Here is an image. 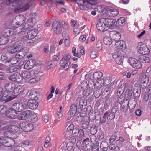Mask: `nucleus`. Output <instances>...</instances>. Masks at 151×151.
Listing matches in <instances>:
<instances>
[{"label": "nucleus", "instance_id": "1", "mask_svg": "<svg viewBox=\"0 0 151 151\" xmlns=\"http://www.w3.org/2000/svg\"><path fill=\"white\" fill-rule=\"evenodd\" d=\"M37 16L36 14L34 13L32 15L31 17L28 19L26 22L25 26L24 27H23L20 31L18 32L17 35L19 36L25 34L26 31L28 29H29L33 27L34 24L36 23L37 19Z\"/></svg>", "mask_w": 151, "mask_h": 151}, {"label": "nucleus", "instance_id": "2", "mask_svg": "<svg viewBox=\"0 0 151 151\" xmlns=\"http://www.w3.org/2000/svg\"><path fill=\"white\" fill-rule=\"evenodd\" d=\"M19 129L20 128L16 125H10L8 126L7 130L4 132V136L10 137L14 139L17 138L15 133L18 132Z\"/></svg>", "mask_w": 151, "mask_h": 151}, {"label": "nucleus", "instance_id": "3", "mask_svg": "<svg viewBox=\"0 0 151 151\" xmlns=\"http://www.w3.org/2000/svg\"><path fill=\"white\" fill-rule=\"evenodd\" d=\"M126 55L125 52L121 50L114 52L113 54V57L117 63L122 65L123 63V58Z\"/></svg>", "mask_w": 151, "mask_h": 151}, {"label": "nucleus", "instance_id": "4", "mask_svg": "<svg viewBox=\"0 0 151 151\" xmlns=\"http://www.w3.org/2000/svg\"><path fill=\"white\" fill-rule=\"evenodd\" d=\"M25 20V17L24 16L21 15L17 16L12 22L11 26L14 29L20 26Z\"/></svg>", "mask_w": 151, "mask_h": 151}, {"label": "nucleus", "instance_id": "5", "mask_svg": "<svg viewBox=\"0 0 151 151\" xmlns=\"http://www.w3.org/2000/svg\"><path fill=\"white\" fill-rule=\"evenodd\" d=\"M15 141L14 139L6 136L0 137V144L1 145L7 147H9L14 145Z\"/></svg>", "mask_w": 151, "mask_h": 151}, {"label": "nucleus", "instance_id": "6", "mask_svg": "<svg viewBox=\"0 0 151 151\" xmlns=\"http://www.w3.org/2000/svg\"><path fill=\"white\" fill-rule=\"evenodd\" d=\"M96 27L98 30L102 32L108 29V25L106 24L104 18H102L98 21Z\"/></svg>", "mask_w": 151, "mask_h": 151}, {"label": "nucleus", "instance_id": "7", "mask_svg": "<svg viewBox=\"0 0 151 151\" xmlns=\"http://www.w3.org/2000/svg\"><path fill=\"white\" fill-rule=\"evenodd\" d=\"M71 58L70 55L67 54L65 56H63L60 62V64L61 66L63 67L65 70H66L69 68L70 63L69 61Z\"/></svg>", "mask_w": 151, "mask_h": 151}, {"label": "nucleus", "instance_id": "8", "mask_svg": "<svg viewBox=\"0 0 151 151\" xmlns=\"http://www.w3.org/2000/svg\"><path fill=\"white\" fill-rule=\"evenodd\" d=\"M11 107L12 109L16 111L17 112L23 111L26 108V105L24 104V101L22 102L18 103H14L12 104Z\"/></svg>", "mask_w": 151, "mask_h": 151}, {"label": "nucleus", "instance_id": "9", "mask_svg": "<svg viewBox=\"0 0 151 151\" xmlns=\"http://www.w3.org/2000/svg\"><path fill=\"white\" fill-rule=\"evenodd\" d=\"M103 73L102 72H95L93 74V77L95 80H96L97 82V85L101 84V83L102 84L103 83L106 84V82L108 79H106L105 81L104 80L102 77L103 76Z\"/></svg>", "mask_w": 151, "mask_h": 151}, {"label": "nucleus", "instance_id": "10", "mask_svg": "<svg viewBox=\"0 0 151 151\" xmlns=\"http://www.w3.org/2000/svg\"><path fill=\"white\" fill-rule=\"evenodd\" d=\"M24 102L26 105V108L28 106L29 108L33 110L36 109L39 105L36 101L33 99H30L28 101L25 100Z\"/></svg>", "mask_w": 151, "mask_h": 151}, {"label": "nucleus", "instance_id": "11", "mask_svg": "<svg viewBox=\"0 0 151 151\" xmlns=\"http://www.w3.org/2000/svg\"><path fill=\"white\" fill-rule=\"evenodd\" d=\"M32 114L30 110H27L19 113L17 117L19 120H26L30 118Z\"/></svg>", "mask_w": 151, "mask_h": 151}, {"label": "nucleus", "instance_id": "12", "mask_svg": "<svg viewBox=\"0 0 151 151\" xmlns=\"http://www.w3.org/2000/svg\"><path fill=\"white\" fill-rule=\"evenodd\" d=\"M128 62L133 67L136 69H139L142 67L141 63L137 59L133 58H129Z\"/></svg>", "mask_w": 151, "mask_h": 151}, {"label": "nucleus", "instance_id": "13", "mask_svg": "<svg viewBox=\"0 0 151 151\" xmlns=\"http://www.w3.org/2000/svg\"><path fill=\"white\" fill-rule=\"evenodd\" d=\"M21 78L28 81L31 77H33L35 75V73L33 71L24 70L21 73Z\"/></svg>", "mask_w": 151, "mask_h": 151}, {"label": "nucleus", "instance_id": "14", "mask_svg": "<svg viewBox=\"0 0 151 151\" xmlns=\"http://www.w3.org/2000/svg\"><path fill=\"white\" fill-rule=\"evenodd\" d=\"M20 126L22 129L25 132L30 131L33 128V126L32 124L27 122H23L20 123Z\"/></svg>", "mask_w": 151, "mask_h": 151}, {"label": "nucleus", "instance_id": "15", "mask_svg": "<svg viewBox=\"0 0 151 151\" xmlns=\"http://www.w3.org/2000/svg\"><path fill=\"white\" fill-rule=\"evenodd\" d=\"M8 78L10 80L18 82H21L22 80L21 74L19 73L9 76Z\"/></svg>", "mask_w": 151, "mask_h": 151}, {"label": "nucleus", "instance_id": "16", "mask_svg": "<svg viewBox=\"0 0 151 151\" xmlns=\"http://www.w3.org/2000/svg\"><path fill=\"white\" fill-rule=\"evenodd\" d=\"M138 83H135L133 88V94L135 98H138L140 97L141 92V88Z\"/></svg>", "mask_w": 151, "mask_h": 151}, {"label": "nucleus", "instance_id": "17", "mask_svg": "<svg viewBox=\"0 0 151 151\" xmlns=\"http://www.w3.org/2000/svg\"><path fill=\"white\" fill-rule=\"evenodd\" d=\"M6 116L12 119H16L17 117V112L12 109L11 107L9 108L7 110L6 114Z\"/></svg>", "mask_w": 151, "mask_h": 151}, {"label": "nucleus", "instance_id": "18", "mask_svg": "<svg viewBox=\"0 0 151 151\" xmlns=\"http://www.w3.org/2000/svg\"><path fill=\"white\" fill-rule=\"evenodd\" d=\"M6 92L4 91L3 92L1 97L0 98V101L1 102H6L14 99V97L8 96L9 93H6Z\"/></svg>", "mask_w": 151, "mask_h": 151}, {"label": "nucleus", "instance_id": "19", "mask_svg": "<svg viewBox=\"0 0 151 151\" xmlns=\"http://www.w3.org/2000/svg\"><path fill=\"white\" fill-rule=\"evenodd\" d=\"M138 52L140 54L146 55L149 53L150 50L145 45L142 44L140 45L139 48L138 49Z\"/></svg>", "mask_w": 151, "mask_h": 151}, {"label": "nucleus", "instance_id": "20", "mask_svg": "<svg viewBox=\"0 0 151 151\" xmlns=\"http://www.w3.org/2000/svg\"><path fill=\"white\" fill-rule=\"evenodd\" d=\"M22 48L21 46L18 45L16 46L8 47L7 49V51L11 54H13L17 52V50H20Z\"/></svg>", "mask_w": 151, "mask_h": 151}, {"label": "nucleus", "instance_id": "21", "mask_svg": "<svg viewBox=\"0 0 151 151\" xmlns=\"http://www.w3.org/2000/svg\"><path fill=\"white\" fill-rule=\"evenodd\" d=\"M95 87L96 90L94 92V95L96 98H98L101 95L102 92V89L101 88L102 85L101 84L97 85L96 84Z\"/></svg>", "mask_w": 151, "mask_h": 151}, {"label": "nucleus", "instance_id": "22", "mask_svg": "<svg viewBox=\"0 0 151 151\" xmlns=\"http://www.w3.org/2000/svg\"><path fill=\"white\" fill-rule=\"evenodd\" d=\"M15 87V84L12 83H9L6 84L4 88L5 91H6V93H9L13 91H14Z\"/></svg>", "mask_w": 151, "mask_h": 151}, {"label": "nucleus", "instance_id": "23", "mask_svg": "<svg viewBox=\"0 0 151 151\" xmlns=\"http://www.w3.org/2000/svg\"><path fill=\"white\" fill-rule=\"evenodd\" d=\"M24 89V87L23 86H18L16 88H15L12 93V94L15 96L18 95L23 92Z\"/></svg>", "mask_w": 151, "mask_h": 151}, {"label": "nucleus", "instance_id": "24", "mask_svg": "<svg viewBox=\"0 0 151 151\" xmlns=\"http://www.w3.org/2000/svg\"><path fill=\"white\" fill-rule=\"evenodd\" d=\"M30 6L29 4H23L20 5L15 9V11H19L20 12L24 11L28 9Z\"/></svg>", "mask_w": 151, "mask_h": 151}, {"label": "nucleus", "instance_id": "25", "mask_svg": "<svg viewBox=\"0 0 151 151\" xmlns=\"http://www.w3.org/2000/svg\"><path fill=\"white\" fill-rule=\"evenodd\" d=\"M38 32V29H33L30 30L27 33L28 38L29 39L34 38L37 36Z\"/></svg>", "mask_w": 151, "mask_h": 151}, {"label": "nucleus", "instance_id": "26", "mask_svg": "<svg viewBox=\"0 0 151 151\" xmlns=\"http://www.w3.org/2000/svg\"><path fill=\"white\" fill-rule=\"evenodd\" d=\"M35 62L34 60H30L27 61L24 65V68L25 69H29L32 68L35 64Z\"/></svg>", "mask_w": 151, "mask_h": 151}, {"label": "nucleus", "instance_id": "27", "mask_svg": "<svg viewBox=\"0 0 151 151\" xmlns=\"http://www.w3.org/2000/svg\"><path fill=\"white\" fill-rule=\"evenodd\" d=\"M76 101L78 102L81 108H83V106H86L87 104V101L84 97H78Z\"/></svg>", "mask_w": 151, "mask_h": 151}, {"label": "nucleus", "instance_id": "28", "mask_svg": "<svg viewBox=\"0 0 151 151\" xmlns=\"http://www.w3.org/2000/svg\"><path fill=\"white\" fill-rule=\"evenodd\" d=\"M115 48L117 49H121L125 48L126 45L125 42L123 40L117 41L115 44Z\"/></svg>", "mask_w": 151, "mask_h": 151}, {"label": "nucleus", "instance_id": "29", "mask_svg": "<svg viewBox=\"0 0 151 151\" xmlns=\"http://www.w3.org/2000/svg\"><path fill=\"white\" fill-rule=\"evenodd\" d=\"M118 14V11L116 9L113 8L110 9L108 10L106 13L108 16L111 17L116 16Z\"/></svg>", "mask_w": 151, "mask_h": 151}, {"label": "nucleus", "instance_id": "30", "mask_svg": "<svg viewBox=\"0 0 151 151\" xmlns=\"http://www.w3.org/2000/svg\"><path fill=\"white\" fill-rule=\"evenodd\" d=\"M100 147L101 149L103 151H106L108 149L109 145L107 142L102 141L100 142Z\"/></svg>", "mask_w": 151, "mask_h": 151}, {"label": "nucleus", "instance_id": "31", "mask_svg": "<svg viewBox=\"0 0 151 151\" xmlns=\"http://www.w3.org/2000/svg\"><path fill=\"white\" fill-rule=\"evenodd\" d=\"M53 29L56 34H60L62 32L61 27L59 25V24L58 23L57 24L54 22L52 24Z\"/></svg>", "mask_w": 151, "mask_h": 151}, {"label": "nucleus", "instance_id": "32", "mask_svg": "<svg viewBox=\"0 0 151 151\" xmlns=\"http://www.w3.org/2000/svg\"><path fill=\"white\" fill-rule=\"evenodd\" d=\"M3 36L7 37L10 36L13 33L12 30L10 28H7L4 29L2 32Z\"/></svg>", "mask_w": 151, "mask_h": 151}, {"label": "nucleus", "instance_id": "33", "mask_svg": "<svg viewBox=\"0 0 151 151\" xmlns=\"http://www.w3.org/2000/svg\"><path fill=\"white\" fill-rule=\"evenodd\" d=\"M111 34L113 35V39L115 41H117L121 38L120 33L116 31H112L111 32Z\"/></svg>", "mask_w": 151, "mask_h": 151}, {"label": "nucleus", "instance_id": "34", "mask_svg": "<svg viewBox=\"0 0 151 151\" xmlns=\"http://www.w3.org/2000/svg\"><path fill=\"white\" fill-rule=\"evenodd\" d=\"M106 24L108 25V29L112 27L114 24L116 20L107 18H104Z\"/></svg>", "mask_w": 151, "mask_h": 151}, {"label": "nucleus", "instance_id": "35", "mask_svg": "<svg viewBox=\"0 0 151 151\" xmlns=\"http://www.w3.org/2000/svg\"><path fill=\"white\" fill-rule=\"evenodd\" d=\"M125 20V18L122 17L119 19L116 22V25L118 27L122 26L124 25Z\"/></svg>", "mask_w": 151, "mask_h": 151}, {"label": "nucleus", "instance_id": "36", "mask_svg": "<svg viewBox=\"0 0 151 151\" xmlns=\"http://www.w3.org/2000/svg\"><path fill=\"white\" fill-rule=\"evenodd\" d=\"M83 5L87 6V7H88V6H89V5H94L96 4V2L95 0H86V1H83Z\"/></svg>", "mask_w": 151, "mask_h": 151}, {"label": "nucleus", "instance_id": "37", "mask_svg": "<svg viewBox=\"0 0 151 151\" xmlns=\"http://www.w3.org/2000/svg\"><path fill=\"white\" fill-rule=\"evenodd\" d=\"M19 66H11L6 69V71L7 73H10L17 71L19 69Z\"/></svg>", "mask_w": 151, "mask_h": 151}, {"label": "nucleus", "instance_id": "38", "mask_svg": "<svg viewBox=\"0 0 151 151\" xmlns=\"http://www.w3.org/2000/svg\"><path fill=\"white\" fill-rule=\"evenodd\" d=\"M17 52L16 55L19 59L23 58L25 55L26 53L22 50V49L20 50H17Z\"/></svg>", "mask_w": 151, "mask_h": 151}, {"label": "nucleus", "instance_id": "39", "mask_svg": "<svg viewBox=\"0 0 151 151\" xmlns=\"http://www.w3.org/2000/svg\"><path fill=\"white\" fill-rule=\"evenodd\" d=\"M83 91V95L85 96H88L92 93L93 91V89L89 87L85 90Z\"/></svg>", "mask_w": 151, "mask_h": 151}, {"label": "nucleus", "instance_id": "40", "mask_svg": "<svg viewBox=\"0 0 151 151\" xmlns=\"http://www.w3.org/2000/svg\"><path fill=\"white\" fill-rule=\"evenodd\" d=\"M105 113L107 116V118L108 119H113L115 118V115L111 113L110 111H108Z\"/></svg>", "mask_w": 151, "mask_h": 151}, {"label": "nucleus", "instance_id": "41", "mask_svg": "<svg viewBox=\"0 0 151 151\" xmlns=\"http://www.w3.org/2000/svg\"><path fill=\"white\" fill-rule=\"evenodd\" d=\"M104 43L107 45H110L112 43L111 38L109 37H106L103 39Z\"/></svg>", "mask_w": 151, "mask_h": 151}, {"label": "nucleus", "instance_id": "42", "mask_svg": "<svg viewBox=\"0 0 151 151\" xmlns=\"http://www.w3.org/2000/svg\"><path fill=\"white\" fill-rule=\"evenodd\" d=\"M19 60L18 58L16 56L13 57L11 58L8 61L11 64L13 65L16 64Z\"/></svg>", "mask_w": 151, "mask_h": 151}, {"label": "nucleus", "instance_id": "43", "mask_svg": "<svg viewBox=\"0 0 151 151\" xmlns=\"http://www.w3.org/2000/svg\"><path fill=\"white\" fill-rule=\"evenodd\" d=\"M8 40L7 37L4 36L0 37V45H3L6 44L8 42Z\"/></svg>", "mask_w": 151, "mask_h": 151}, {"label": "nucleus", "instance_id": "44", "mask_svg": "<svg viewBox=\"0 0 151 151\" xmlns=\"http://www.w3.org/2000/svg\"><path fill=\"white\" fill-rule=\"evenodd\" d=\"M109 149L114 151H119V147L118 145L116 146L115 144H111L109 145Z\"/></svg>", "mask_w": 151, "mask_h": 151}, {"label": "nucleus", "instance_id": "45", "mask_svg": "<svg viewBox=\"0 0 151 151\" xmlns=\"http://www.w3.org/2000/svg\"><path fill=\"white\" fill-rule=\"evenodd\" d=\"M32 144V142H30L29 140H27L22 141L19 144V145L20 146H28Z\"/></svg>", "mask_w": 151, "mask_h": 151}, {"label": "nucleus", "instance_id": "46", "mask_svg": "<svg viewBox=\"0 0 151 151\" xmlns=\"http://www.w3.org/2000/svg\"><path fill=\"white\" fill-rule=\"evenodd\" d=\"M59 24V25L61 27L67 29L68 28V25L67 23L64 21H60L58 22Z\"/></svg>", "mask_w": 151, "mask_h": 151}, {"label": "nucleus", "instance_id": "47", "mask_svg": "<svg viewBox=\"0 0 151 151\" xmlns=\"http://www.w3.org/2000/svg\"><path fill=\"white\" fill-rule=\"evenodd\" d=\"M18 2L17 0H14L12 1V0H8V1L6 2V4L8 5L12 6H15V5Z\"/></svg>", "mask_w": 151, "mask_h": 151}, {"label": "nucleus", "instance_id": "48", "mask_svg": "<svg viewBox=\"0 0 151 151\" xmlns=\"http://www.w3.org/2000/svg\"><path fill=\"white\" fill-rule=\"evenodd\" d=\"M50 139L49 137H47L45 139V142L44 144V147L47 148L48 147L50 144Z\"/></svg>", "mask_w": 151, "mask_h": 151}, {"label": "nucleus", "instance_id": "49", "mask_svg": "<svg viewBox=\"0 0 151 151\" xmlns=\"http://www.w3.org/2000/svg\"><path fill=\"white\" fill-rule=\"evenodd\" d=\"M6 106L3 105L0 106V114H4L6 111Z\"/></svg>", "mask_w": 151, "mask_h": 151}, {"label": "nucleus", "instance_id": "50", "mask_svg": "<svg viewBox=\"0 0 151 151\" xmlns=\"http://www.w3.org/2000/svg\"><path fill=\"white\" fill-rule=\"evenodd\" d=\"M81 86L83 91L85 90L89 87L88 86L87 83L86 81H83L82 82L81 84Z\"/></svg>", "mask_w": 151, "mask_h": 151}, {"label": "nucleus", "instance_id": "51", "mask_svg": "<svg viewBox=\"0 0 151 151\" xmlns=\"http://www.w3.org/2000/svg\"><path fill=\"white\" fill-rule=\"evenodd\" d=\"M46 68L47 69L53 68L55 66L54 63L51 61L47 62L46 63Z\"/></svg>", "mask_w": 151, "mask_h": 151}, {"label": "nucleus", "instance_id": "52", "mask_svg": "<svg viewBox=\"0 0 151 151\" xmlns=\"http://www.w3.org/2000/svg\"><path fill=\"white\" fill-rule=\"evenodd\" d=\"M98 56L97 52L96 50H93L91 54V58L94 59Z\"/></svg>", "mask_w": 151, "mask_h": 151}, {"label": "nucleus", "instance_id": "53", "mask_svg": "<svg viewBox=\"0 0 151 151\" xmlns=\"http://www.w3.org/2000/svg\"><path fill=\"white\" fill-rule=\"evenodd\" d=\"M35 78L34 76L32 77H31L30 78L29 80L28 81L31 83H35L37 82L38 81V79Z\"/></svg>", "mask_w": 151, "mask_h": 151}, {"label": "nucleus", "instance_id": "54", "mask_svg": "<svg viewBox=\"0 0 151 151\" xmlns=\"http://www.w3.org/2000/svg\"><path fill=\"white\" fill-rule=\"evenodd\" d=\"M76 49L75 47H73L72 48V53L74 56L77 57L78 58L81 57V55L79 53H76Z\"/></svg>", "mask_w": 151, "mask_h": 151}, {"label": "nucleus", "instance_id": "55", "mask_svg": "<svg viewBox=\"0 0 151 151\" xmlns=\"http://www.w3.org/2000/svg\"><path fill=\"white\" fill-rule=\"evenodd\" d=\"M79 134L78 135V137L79 138L81 139H82V138H83L84 136V132L83 129H81L79 130Z\"/></svg>", "mask_w": 151, "mask_h": 151}, {"label": "nucleus", "instance_id": "56", "mask_svg": "<svg viewBox=\"0 0 151 151\" xmlns=\"http://www.w3.org/2000/svg\"><path fill=\"white\" fill-rule=\"evenodd\" d=\"M79 130L77 128H74L72 131V134L73 137H76L78 136L79 134Z\"/></svg>", "mask_w": 151, "mask_h": 151}, {"label": "nucleus", "instance_id": "57", "mask_svg": "<svg viewBox=\"0 0 151 151\" xmlns=\"http://www.w3.org/2000/svg\"><path fill=\"white\" fill-rule=\"evenodd\" d=\"M30 118L33 122H36L38 120V117L36 115H34V113H32V114Z\"/></svg>", "mask_w": 151, "mask_h": 151}, {"label": "nucleus", "instance_id": "58", "mask_svg": "<svg viewBox=\"0 0 151 151\" xmlns=\"http://www.w3.org/2000/svg\"><path fill=\"white\" fill-rule=\"evenodd\" d=\"M89 124V122L87 121L84 120L82 123V127L84 129L87 128Z\"/></svg>", "mask_w": 151, "mask_h": 151}, {"label": "nucleus", "instance_id": "59", "mask_svg": "<svg viewBox=\"0 0 151 151\" xmlns=\"http://www.w3.org/2000/svg\"><path fill=\"white\" fill-rule=\"evenodd\" d=\"M123 89L121 87H119L118 88L117 93L118 96H121L123 92Z\"/></svg>", "mask_w": 151, "mask_h": 151}, {"label": "nucleus", "instance_id": "60", "mask_svg": "<svg viewBox=\"0 0 151 151\" xmlns=\"http://www.w3.org/2000/svg\"><path fill=\"white\" fill-rule=\"evenodd\" d=\"M97 132V128L95 127H92L91 128V133L92 134H95Z\"/></svg>", "mask_w": 151, "mask_h": 151}, {"label": "nucleus", "instance_id": "61", "mask_svg": "<svg viewBox=\"0 0 151 151\" xmlns=\"http://www.w3.org/2000/svg\"><path fill=\"white\" fill-rule=\"evenodd\" d=\"M140 78V81H146V82H148L149 80L148 76L146 74L145 75H144L142 77H141Z\"/></svg>", "mask_w": 151, "mask_h": 151}, {"label": "nucleus", "instance_id": "62", "mask_svg": "<svg viewBox=\"0 0 151 151\" xmlns=\"http://www.w3.org/2000/svg\"><path fill=\"white\" fill-rule=\"evenodd\" d=\"M73 145V143L70 142H68L66 145V147L69 150L72 149Z\"/></svg>", "mask_w": 151, "mask_h": 151}, {"label": "nucleus", "instance_id": "63", "mask_svg": "<svg viewBox=\"0 0 151 151\" xmlns=\"http://www.w3.org/2000/svg\"><path fill=\"white\" fill-rule=\"evenodd\" d=\"M96 47L97 48H98L99 50H101L102 46V42L101 41L98 40L97 42Z\"/></svg>", "mask_w": 151, "mask_h": 151}, {"label": "nucleus", "instance_id": "64", "mask_svg": "<svg viewBox=\"0 0 151 151\" xmlns=\"http://www.w3.org/2000/svg\"><path fill=\"white\" fill-rule=\"evenodd\" d=\"M96 114L95 113H89V117L90 119L92 120H93L96 119Z\"/></svg>", "mask_w": 151, "mask_h": 151}]
</instances>
